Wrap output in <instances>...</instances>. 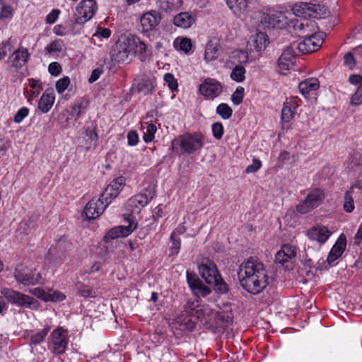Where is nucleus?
Instances as JSON below:
<instances>
[{
	"instance_id": "obj_1",
	"label": "nucleus",
	"mask_w": 362,
	"mask_h": 362,
	"mask_svg": "<svg viewBox=\"0 0 362 362\" xmlns=\"http://www.w3.org/2000/svg\"><path fill=\"white\" fill-rule=\"evenodd\" d=\"M238 277L240 286L251 294H258L269 284L267 271L257 258L250 257L239 267Z\"/></svg>"
},
{
	"instance_id": "obj_2",
	"label": "nucleus",
	"mask_w": 362,
	"mask_h": 362,
	"mask_svg": "<svg viewBox=\"0 0 362 362\" xmlns=\"http://www.w3.org/2000/svg\"><path fill=\"white\" fill-rule=\"evenodd\" d=\"M138 55L141 61L147 57L146 45L140 38L132 35H122L112 46L110 56L115 63H128Z\"/></svg>"
},
{
	"instance_id": "obj_3",
	"label": "nucleus",
	"mask_w": 362,
	"mask_h": 362,
	"mask_svg": "<svg viewBox=\"0 0 362 362\" xmlns=\"http://www.w3.org/2000/svg\"><path fill=\"white\" fill-rule=\"evenodd\" d=\"M199 272L206 284L212 285L214 289L221 293L228 291L227 284L221 278L215 263L208 259H202L199 266Z\"/></svg>"
},
{
	"instance_id": "obj_4",
	"label": "nucleus",
	"mask_w": 362,
	"mask_h": 362,
	"mask_svg": "<svg viewBox=\"0 0 362 362\" xmlns=\"http://www.w3.org/2000/svg\"><path fill=\"white\" fill-rule=\"evenodd\" d=\"M204 146V136L201 133H186L180 135L172 141V149L182 153H193Z\"/></svg>"
},
{
	"instance_id": "obj_5",
	"label": "nucleus",
	"mask_w": 362,
	"mask_h": 362,
	"mask_svg": "<svg viewBox=\"0 0 362 362\" xmlns=\"http://www.w3.org/2000/svg\"><path fill=\"white\" fill-rule=\"evenodd\" d=\"M185 310L204 325L211 324L215 319V311L209 305L199 304L197 300H189L185 305Z\"/></svg>"
},
{
	"instance_id": "obj_6",
	"label": "nucleus",
	"mask_w": 362,
	"mask_h": 362,
	"mask_svg": "<svg viewBox=\"0 0 362 362\" xmlns=\"http://www.w3.org/2000/svg\"><path fill=\"white\" fill-rule=\"evenodd\" d=\"M292 11L295 16L305 19L308 18L323 19L329 15V11L325 6L305 2L296 4Z\"/></svg>"
},
{
	"instance_id": "obj_7",
	"label": "nucleus",
	"mask_w": 362,
	"mask_h": 362,
	"mask_svg": "<svg viewBox=\"0 0 362 362\" xmlns=\"http://www.w3.org/2000/svg\"><path fill=\"white\" fill-rule=\"evenodd\" d=\"M303 40L298 43L297 49L302 54H308L317 50L322 45L325 33L323 32L312 33L308 32L302 35Z\"/></svg>"
},
{
	"instance_id": "obj_8",
	"label": "nucleus",
	"mask_w": 362,
	"mask_h": 362,
	"mask_svg": "<svg viewBox=\"0 0 362 362\" xmlns=\"http://www.w3.org/2000/svg\"><path fill=\"white\" fill-rule=\"evenodd\" d=\"M250 18L256 23H282L286 21V16L281 11L269 8L252 12Z\"/></svg>"
},
{
	"instance_id": "obj_9",
	"label": "nucleus",
	"mask_w": 362,
	"mask_h": 362,
	"mask_svg": "<svg viewBox=\"0 0 362 362\" xmlns=\"http://www.w3.org/2000/svg\"><path fill=\"white\" fill-rule=\"evenodd\" d=\"M16 281L25 286L41 283V274L36 269H31L23 265H18L13 272Z\"/></svg>"
},
{
	"instance_id": "obj_10",
	"label": "nucleus",
	"mask_w": 362,
	"mask_h": 362,
	"mask_svg": "<svg viewBox=\"0 0 362 362\" xmlns=\"http://www.w3.org/2000/svg\"><path fill=\"white\" fill-rule=\"evenodd\" d=\"M125 218L128 226H119L110 230L103 238L105 243L121 237H126L136 228L137 223L132 218L126 217Z\"/></svg>"
},
{
	"instance_id": "obj_11",
	"label": "nucleus",
	"mask_w": 362,
	"mask_h": 362,
	"mask_svg": "<svg viewBox=\"0 0 362 362\" xmlns=\"http://www.w3.org/2000/svg\"><path fill=\"white\" fill-rule=\"evenodd\" d=\"M1 293L10 303L20 306L31 308L32 305L35 302V300L33 297L24 295L19 291H14L11 288H2L1 290Z\"/></svg>"
},
{
	"instance_id": "obj_12",
	"label": "nucleus",
	"mask_w": 362,
	"mask_h": 362,
	"mask_svg": "<svg viewBox=\"0 0 362 362\" xmlns=\"http://www.w3.org/2000/svg\"><path fill=\"white\" fill-rule=\"evenodd\" d=\"M98 10V4L95 0H83L76 8L77 19L84 23L90 21Z\"/></svg>"
},
{
	"instance_id": "obj_13",
	"label": "nucleus",
	"mask_w": 362,
	"mask_h": 362,
	"mask_svg": "<svg viewBox=\"0 0 362 362\" xmlns=\"http://www.w3.org/2000/svg\"><path fill=\"white\" fill-rule=\"evenodd\" d=\"M108 204L100 197L93 198L84 208V214L88 219H95L99 217Z\"/></svg>"
},
{
	"instance_id": "obj_14",
	"label": "nucleus",
	"mask_w": 362,
	"mask_h": 362,
	"mask_svg": "<svg viewBox=\"0 0 362 362\" xmlns=\"http://www.w3.org/2000/svg\"><path fill=\"white\" fill-rule=\"evenodd\" d=\"M222 85L214 78H206L199 87L200 93L209 99H214L222 92Z\"/></svg>"
},
{
	"instance_id": "obj_15",
	"label": "nucleus",
	"mask_w": 362,
	"mask_h": 362,
	"mask_svg": "<svg viewBox=\"0 0 362 362\" xmlns=\"http://www.w3.org/2000/svg\"><path fill=\"white\" fill-rule=\"evenodd\" d=\"M51 338L54 345L53 350L54 354H63L65 351L68 343L66 331L62 327H59L52 332Z\"/></svg>"
},
{
	"instance_id": "obj_16",
	"label": "nucleus",
	"mask_w": 362,
	"mask_h": 362,
	"mask_svg": "<svg viewBox=\"0 0 362 362\" xmlns=\"http://www.w3.org/2000/svg\"><path fill=\"white\" fill-rule=\"evenodd\" d=\"M187 281L190 289L197 296L205 297L211 292V289L205 286L198 277L189 272H187Z\"/></svg>"
},
{
	"instance_id": "obj_17",
	"label": "nucleus",
	"mask_w": 362,
	"mask_h": 362,
	"mask_svg": "<svg viewBox=\"0 0 362 362\" xmlns=\"http://www.w3.org/2000/svg\"><path fill=\"white\" fill-rule=\"evenodd\" d=\"M29 57L30 54L28 49L24 47H20L10 56L8 59L10 65L16 69H19L27 64Z\"/></svg>"
},
{
	"instance_id": "obj_18",
	"label": "nucleus",
	"mask_w": 362,
	"mask_h": 362,
	"mask_svg": "<svg viewBox=\"0 0 362 362\" xmlns=\"http://www.w3.org/2000/svg\"><path fill=\"white\" fill-rule=\"evenodd\" d=\"M331 234L328 228L322 225L314 226L307 232V235L310 240H316L320 244L325 243Z\"/></svg>"
},
{
	"instance_id": "obj_19",
	"label": "nucleus",
	"mask_w": 362,
	"mask_h": 362,
	"mask_svg": "<svg viewBox=\"0 0 362 362\" xmlns=\"http://www.w3.org/2000/svg\"><path fill=\"white\" fill-rule=\"evenodd\" d=\"M269 42V37L267 35L259 31L251 37L248 42V45L250 49L261 52L266 48Z\"/></svg>"
},
{
	"instance_id": "obj_20",
	"label": "nucleus",
	"mask_w": 362,
	"mask_h": 362,
	"mask_svg": "<svg viewBox=\"0 0 362 362\" xmlns=\"http://www.w3.org/2000/svg\"><path fill=\"white\" fill-rule=\"evenodd\" d=\"M294 62V49L292 45H291L287 47L280 56L278 61L279 67L281 70H288L293 66Z\"/></svg>"
},
{
	"instance_id": "obj_21",
	"label": "nucleus",
	"mask_w": 362,
	"mask_h": 362,
	"mask_svg": "<svg viewBox=\"0 0 362 362\" xmlns=\"http://www.w3.org/2000/svg\"><path fill=\"white\" fill-rule=\"evenodd\" d=\"M55 100V95L52 89H47L42 95L39 103L38 109L43 113H47L52 108Z\"/></svg>"
},
{
	"instance_id": "obj_22",
	"label": "nucleus",
	"mask_w": 362,
	"mask_h": 362,
	"mask_svg": "<svg viewBox=\"0 0 362 362\" xmlns=\"http://www.w3.org/2000/svg\"><path fill=\"white\" fill-rule=\"evenodd\" d=\"M220 45L217 39L210 40L206 45L204 52V59L207 62H211L216 59L219 54Z\"/></svg>"
},
{
	"instance_id": "obj_23",
	"label": "nucleus",
	"mask_w": 362,
	"mask_h": 362,
	"mask_svg": "<svg viewBox=\"0 0 362 362\" xmlns=\"http://www.w3.org/2000/svg\"><path fill=\"white\" fill-rule=\"evenodd\" d=\"M346 247V240L345 238L342 239L341 236L339 238L337 243L333 245L332 248L331 249L327 261V262L331 264H332L335 260H337L342 253L344 252Z\"/></svg>"
},
{
	"instance_id": "obj_24",
	"label": "nucleus",
	"mask_w": 362,
	"mask_h": 362,
	"mask_svg": "<svg viewBox=\"0 0 362 362\" xmlns=\"http://www.w3.org/2000/svg\"><path fill=\"white\" fill-rule=\"evenodd\" d=\"M146 192L148 194L140 193L129 199V204H139L140 209L144 208L155 195L153 189H146Z\"/></svg>"
},
{
	"instance_id": "obj_25",
	"label": "nucleus",
	"mask_w": 362,
	"mask_h": 362,
	"mask_svg": "<svg viewBox=\"0 0 362 362\" xmlns=\"http://www.w3.org/2000/svg\"><path fill=\"white\" fill-rule=\"evenodd\" d=\"M319 86V81L316 78H310L300 82L298 88L302 95L307 98L310 92L315 91Z\"/></svg>"
},
{
	"instance_id": "obj_26",
	"label": "nucleus",
	"mask_w": 362,
	"mask_h": 362,
	"mask_svg": "<svg viewBox=\"0 0 362 362\" xmlns=\"http://www.w3.org/2000/svg\"><path fill=\"white\" fill-rule=\"evenodd\" d=\"M325 199V194L322 190L315 189L311 191L306 197L305 199L313 209L319 206Z\"/></svg>"
},
{
	"instance_id": "obj_27",
	"label": "nucleus",
	"mask_w": 362,
	"mask_h": 362,
	"mask_svg": "<svg viewBox=\"0 0 362 362\" xmlns=\"http://www.w3.org/2000/svg\"><path fill=\"white\" fill-rule=\"evenodd\" d=\"M228 8L237 16H240L247 7V0H226Z\"/></svg>"
},
{
	"instance_id": "obj_28",
	"label": "nucleus",
	"mask_w": 362,
	"mask_h": 362,
	"mask_svg": "<svg viewBox=\"0 0 362 362\" xmlns=\"http://www.w3.org/2000/svg\"><path fill=\"white\" fill-rule=\"evenodd\" d=\"M355 188H358L360 189L361 187L357 184L353 185L350 189L346 192L344 195L343 208L347 213L352 212L355 208L354 199L352 197V193Z\"/></svg>"
},
{
	"instance_id": "obj_29",
	"label": "nucleus",
	"mask_w": 362,
	"mask_h": 362,
	"mask_svg": "<svg viewBox=\"0 0 362 362\" xmlns=\"http://www.w3.org/2000/svg\"><path fill=\"white\" fill-rule=\"evenodd\" d=\"M216 317L225 324H230L233 319V315L230 306L225 305L223 309L221 311L217 313L215 312V318Z\"/></svg>"
},
{
	"instance_id": "obj_30",
	"label": "nucleus",
	"mask_w": 362,
	"mask_h": 362,
	"mask_svg": "<svg viewBox=\"0 0 362 362\" xmlns=\"http://www.w3.org/2000/svg\"><path fill=\"white\" fill-rule=\"evenodd\" d=\"M296 105L294 103H285L281 110V119L286 122H290L295 113Z\"/></svg>"
},
{
	"instance_id": "obj_31",
	"label": "nucleus",
	"mask_w": 362,
	"mask_h": 362,
	"mask_svg": "<svg viewBox=\"0 0 362 362\" xmlns=\"http://www.w3.org/2000/svg\"><path fill=\"white\" fill-rule=\"evenodd\" d=\"M88 100L86 99H81L78 100L72 107L71 115L75 119H78L81 114L84 113L88 107Z\"/></svg>"
},
{
	"instance_id": "obj_32",
	"label": "nucleus",
	"mask_w": 362,
	"mask_h": 362,
	"mask_svg": "<svg viewBox=\"0 0 362 362\" xmlns=\"http://www.w3.org/2000/svg\"><path fill=\"white\" fill-rule=\"evenodd\" d=\"M182 0H159V7L165 11H171L181 7Z\"/></svg>"
},
{
	"instance_id": "obj_33",
	"label": "nucleus",
	"mask_w": 362,
	"mask_h": 362,
	"mask_svg": "<svg viewBox=\"0 0 362 362\" xmlns=\"http://www.w3.org/2000/svg\"><path fill=\"white\" fill-rule=\"evenodd\" d=\"M197 322V320H196L193 316L189 313H187L185 310H183L180 322L183 325L184 329L188 331H192Z\"/></svg>"
},
{
	"instance_id": "obj_34",
	"label": "nucleus",
	"mask_w": 362,
	"mask_h": 362,
	"mask_svg": "<svg viewBox=\"0 0 362 362\" xmlns=\"http://www.w3.org/2000/svg\"><path fill=\"white\" fill-rule=\"evenodd\" d=\"M173 45L176 49L183 51L185 53L189 52L192 48L191 40L187 37H177L173 42Z\"/></svg>"
},
{
	"instance_id": "obj_35",
	"label": "nucleus",
	"mask_w": 362,
	"mask_h": 362,
	"mask_svg": "<svg viewBox=\"0 0 362 362\" xmlns=\"http://www.w3.org/2000/svg\"><path fill=\"white\" fill-rule=\"evenodd\" d=\"M50 330L49 327H46L43 328L42 330L37 332V333L33 334L30 337V344L31 345H37L43 342L45 339L46 336L49 333Z\"/></svg>"
},
{
	"instance_id": "obj_36",
	"label": "nucleus",
	"mask_w": 362,
	"mask_h": 362,
	"mask_svg": "<svg viewBox=\"0 0 362 362\" xmlns=\"http://www.w3.org/2000/svg\"><path fill=\"white\" fill-rule=\"evenodd\" d=\"M76 288L77 290L78 294L82 297L94 298L97 296L96 291L95 290L91 289L88 286L83 284L80 282L76 284Z\"/></svg>"
},
{
	"instance_id": "obj_37",
	"label": "nucleus",
	"mask_w": 362,
	"mask_h": 362,
	"mask_svg": "<svg viewBox=\"0 0 362 362\" xmlns=\"http://www.w3.org/2000/svg\"><path fill=\"white\" fill-rule=\"evenodd\" d=\"M160 20V13L155 10L145 13L141 18V23H158Z\"/></svg>"
},
{
	"instance_id": "obj_38",
	"label": "nucleus",
	"mask_w": 362,
	"mask_h": 362,
	"mask_svg": "<svg viewBox=\"0 0 362 362\" xmlns=\"http://www.w3.org/2000/svg\"><path fill=\"white\" fill-rule=\"evenodd\" d=\"M196 21V15L189 12H182L174 18V23H192Z\"/></svg>"
},
{
	"instance_id": "obj_39",
	"label": "nucleus",
	"mask_w": 362,
	"mask_h": 362,
	"mask_svg": "<svg viewBox=\"0 0 362 362\" xmlns=\"http://www.w3.org/2000/svg\"><path fill=\"white\" fill-rule=\"evenodd\" d=\"M65 298V295L60 291L49 289L46 292L45 301L61 302Z\"/></svg>"
},
{
	"instance_id": "obj_40",
	"label": "nucleus",
	"mask_w": 362,
	"mask_h": 362,
	"mask_svg": "<svg viewBox=\"0 0 362 362\" xmlns=\"http://www.w3.org/2000/svg\"><path fill=\"white\" fill-rule=\"evenodd\" d=\"M245 69L243 66H236L230 74V78L237 82H242L245 78Z\"/></svg>"
},
{
	"instance_id": "obj_41",
	"label": "nucleus",
	"mask_w": 362,
	"mask_h": 362,
	"mask_svg": "<svg viewBox=\"0 0 362 362\" xmlns=\"http://www.w3.org/2000/svg\"><path fill=\"white\" fill-rule=\"evenodd\" d=\"M118 194L119 193L115 191L114 188L110 185H107L104 192L100 196V198L107 204H110L111 203L112 199L115 198Z\"/></svg>"
},
{
	"instance_id": "obj_42",
	"label": "nucleus",
	"mask_w": 362,
	"mask_h": 362,
	"mask_svg": "<svg viewBox=\"0 0 362 362\" xmlns=\"http://www.w3.org/2000/svg\"><path fill=\"white\" fill-rule=\"evenodd\" d=\"M54 32L57 35H65L69 33H73L72 24H58L54 28Z\"/></svg>"
},
{
	"instance_id": "obj_43",
	"label": "nucleus",
	"mask_w": 362,
	"mask_h": 362,
	"mask_svg": "<svg viewBox=\"0 0 362 362\" xmlns=\"http://www.w3.org/2000/svg\"><path fill=\"white\" fill-rule=\"evenodd\" d=\"M216 113L223 119H227L231 117L233 110L226 103H221L216 107Z\"/></svg>"
},
{
	"instance_id": "obj_44",
	"label": "nucleus",
	"mask_w": 362,
	"mask_h": 362,
	"mask_svg": "<svg viewBox=\"0 0 362 362\" xmlns=\"http://www.w3.org/2000/svg\"><path fill=\"white\" fill-rule=\"evenodd\" d=\"M284 252L281 250L277 252L275 256V262L276 264H281L286 269H290L291 265L289 264L290 261L292 259L291 257H287L286 255H282Z\"/></svg>"
},
{
	"instance_id": "obj_45",
	"label": "nucleus",
	"mask_w": 362,
	"mask_h": 362,
	"mask_svg": "<svg viewBox=\"0 0 362 362\" xmlns=\"http://www.w3.org/2000/svg\"><path fill=\"white\" fill-rule=\"evenodd\" d=\"M70 84V79L68 76H64L56 83V90L58 93L62 94Z\"/></svg>"
},
{
	"instance_id": "obj_46",
	"label": "nucleus",
	"mask_w": 362,
	"mask_h": 362,
	"mask_svg": "<svg viewBox=\"0 0 362 362\" xmlns=\"http://www.w3.org/2000/svg\"><path fill=\"white\" fill-rule=\"evenodd\" d=\"M13 10L10 6H3L0 11V20L9 21L13 17Z\"/></svg>"
},
{
	"instance_id": "obj_47",
	"label": "nucleus",
	"mask_w": 362,
	"mask_h": 362,
	"mask_svg": "<svg viewBox=\"0 0 362 362\" xmlns=\"http://www.w3.org/2000/svg\"><path fill=\"white\" fill-rule=\"evenodd\" d=\"M157 131L156 126L153 124H150L147 127L146 132L144 133L143 136L146 142H151L154 139V134Z\"/></svg>"
},
{
	"instance_id": "obj_48",
	"label": "nucleus",
	"mask_w": 362,
	"mask_h": 362,
	"mask_svg": "<svg viewBox=\"0 0 362 362\" xmlns=\"http://www.w3.org/2000/svg\"><path fill=\"white\" fill-rule=\"evenodd\" d=\"M170 241L172 246L170 248V252L172 255H175L179 252L180 248V240L179 238L175 237V233H172L170 235Z\"/></svg>"
},
{
	"instance_id": "obj_49",
	"label": "nucleus",
	"mask_w": 362,
	"mask_h": 362,
	"mask_svg": "<svg viewBox=\"0 0 362 362\" xmlns=\"http://www.w3.org/2000/svg\"><path fill=\"white\" fill-rule=\"evenodd\" d=\"M29 114V109L23 107L20 108L13 117L14 122L21 123Z\"/></svg>"
},
{
	"instance_id": "obj_50",
	"label": "nucleus",
	"mask_w": 362,
	"mask_h": 362,
	"mask_svg": "<svg viewBox=\"0 0 362 362\" xmlns=\"http://www.w3.org/2000/svg\"><path fill=\"white\" fill-rule=\"evenodd\" d=\"M244 95V88L242 87L237 88L236 90L231 96V100L235 105H239L242 103Z\"/></svg>"
},
{
	"instance_id": "obj_51",
	"label": "nucleus",
	"mask_w": 362,
	"mask_h": 362,
	"mask_svg": "<svg viewBox=\"0 0 362 362\" xmlns=\"http://www.w3.org/2000/svg\"><path fill=\"white\" fill-rule=\"evenodd\" d=\"M111 33L112 31L110 29L98 26L95 33L93 35V37L107 39L110 37Z\"/></svg>"
},
{
	"instance_id": "obj_52",
	"label": "nucleus",
	"mask_w": 362,
	"mask_h": 362,
	"mask_svg": "<svg viewBox=\"0 0 362 362\" xmlns=\"http://www.w3.org/2000/svg\"><path fill=\"white\" fill-rule=\"evenodd\" d=\"M213 136L216 139H221L223 134V127L221 122H216L211 127Z\"/></svg>"
},
{
	"instance_id": "obj_53",
	"label": "nucleus",
	"mask_w": 362,
	"mask_h": 362,
	"mask_svg": "<svg viewBox=\"0 0 362 362\" xmlns=\"http://www.w3.org/2000/svg\"><path fill=\"white\" fill-rule=\"evenodd\" d=\"M280 250L284 252L283 256L286 255L287 257H291V259H294L296 256V247L293 245H284Z\"/></svg>"
},
{
	"instance_id": "obj_54",
	"label": "nucleus",
	"mask_w": 362,
	"mask_h": 362,
	"mask_svg": "<svg viewBox=\"0 0 362 362\" xmlns=\"http://www.w3.org/2000/svg\"><path fill=\"white\" fill-rule=\"evenodd\" d=\"M86 135L88 137L90 141V144L88 148H90L91 146L96 147L97 142L98 140V136L94 129L87 128L86 129Z\"/></svg>"
},
{
	"instance_id": "obj_55",
	"label": "nucleus",
	"mask_w": 362,
	"mask_h": 362,
	"mask_svg": "<svg viewBox=\"0 0 362 362\" xmlns=\"http://www.w3.org/2000/svg\"><path fill=\"white\" fill-rule=\"evenodd\" d=\"M45 50L49 54L60 52L62 50V42L59 40L53 41L45 47Z\"/></svg>"
},
{
	"instance_id": "obj_56",
	"label": "nucleus",
	"mask_w": 362,
	"mask_h": 362,
	"mask_svg": "<svg viewBox=\"0 0 362 362\" xmlns=\"http://www.w3.org/2000/svg\"><path fill=\"white\" fill-rule=\"evenodd\" d=\"M293 28L294 30L303 31V35L308 32L314 31V24H293Z\"/></svg>"
},
{
	"instance_id": "obj_57",
	"label": "nucleus",
	"mask_w": 362,
	"mask_h": 362,
	"mask_svg": "<svg viewBox=\"0 0 362 362\" xmlns=\"http://www.w3.org/2000/svg\"><path fill=\"white\" fill-rule=\"evenodd\" d=\"M164 81L168 83V87L174 90L177 88V82L173 74L167 73L164 75Z\"/></svg>"
},
{
	"instance_id": "obj_58",
	"label": "nucleus",
	"mask_w": 362,
	"mask_h": 362,
	"mask_svg": "<svg viewBox=\"0 0 362 362\" xmlns=\"http://www.w3.org/2000/svg\"><path fill=\"white\" fill-rule=\"evenodd\" d=\"M296 209L298 213L301 214H307V213L311 211L312 210H313L312 209V207L310 206V204H308V202L306 201V199L303 201L301 203L298 204L296 206Z\"/></svg>"
},
{
	"instance_id": "obj_59",
	"label": "nucleus",
	"mask_w": 362,
	"mask_h": 362,
	"mask_svg": "<svg viewBox=\"0 0 362 362\" xmlns=\"http://www.w3.org/2000/svg\"><path fill=\"white\" fill-rule=\"evenodd\" d=\"M262 166V162L259 159H253L252 163L249 165L246 169V173H252L257 172Z\"/></svg>"
},
{
	"instance_id": "obj_60",
	"label": "nucleus",
	"mask_w": 362,
	"mask_h": 362,
	"mask_svg": "<svg viewBox=\"0 0 362 362\" xmlns=\"http://www.w3.org/2000/svg\"><path fill=\"white\" fill-rule=\"evenodd\" d=\"M362 103V87L360 86L356 93L352 95L351 103L354 105H358Z\"/></svg>"
},
{
	"instance_id": "obj_61",
	"label": "nucleus",
	"mask_w": 362,
	"mask_h": 362,
	"mask_svg": "<svg viewBox=\"0 0 362 362\" xmlns=\"http://www.w3.org/2000/svg\"><path fill=\"white\" fill-rule=\"evenodd\" d=\"M49 72L52 76H58L62 72V66L58 62H52L48 67Z\"/></svg>"
},
{
	"instance_id": "obj_62",
	"label": "nucleus",
	"mask_w": 362,
	"mask_h": 362,
	"mask_svg": "<svg viewBox=\"0 0 362 362\" xmlns=\"http://www.w3.org/2000/svg\"><path fill=\"white\" fill-rule=\"evenodd\" d=\"M124 178L122 177H119L115 180H113L110 183V186H111L115 191L119 193L122 186L124 185Z\"/></svg>"
},
{
	"instance_id": "obj_63",
	"label": "nucleus",
	"mask_w": 362,
	"mask_h": 362,
	"mask_svg": "<svg viewBox=\"0 0 362 362\" xmlns=\"http://www.w3.org/2000/svg\"><path fill=\"white\" fill-rule=\"evenodd\" d=\"M61 13L59 9H53L46 17V23H55Z\"/></svg>"
},
{
	"instance_id": "obj_64",
	"label": "nucleus",
	"mask_w": 362,
	"mask_h": 362,
	"mask_svg": "<svg viewBox=\"0 0 362 362\" xmlns=\"http://www.w3.org/2000/svg\"><path fill=\"white\" fill-rule=\"evenodd\" d=\"M127 141L129 146H135L138 144L139 136L136 131H130L127 134Z\"/></svg>"
}]
</instances>
